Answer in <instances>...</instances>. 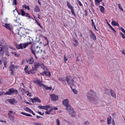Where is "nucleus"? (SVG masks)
Segmentation results:
<instances>
[{
  "label": "nucleus",
  "mask_w": 125,
  "mask_h": 125,
  "mask_svg": "<svg viewBox=\"0 0 125 125\" xmlns=\"http://www.w3.org/2000/svg\"><path fill=\"white\" fill-rule=\"evenodd\" d=\"M90 36L92 38H93L94 40L96 39V37L94 34H91L90 35Z\"/></svg>",
  "instance_id": "nucleus-30"
},
{
  "label": "nucleus",
  "mask_w": 125,
  "mask_h": 125,
  "mask_svg": "<svg viewBox=\"0 0 125 125\" xmlns=\"http://www.w3.org/2000/svg\"><path fill=\"white\" fill-rule=\"evenodd\" d=\"M23 44H21L18 45V44H16L15 46L16 47V48L17 49H23V46L22 45Z\"/></svg>",
  "instance_id": "nucleus-13"
},
{
  "label": "nucleus",
  "mask_w": 125,
  "mask_h": 125,
  "mask_svg": "<svg viewBox=\"0 0 125 125\" xmlns=\"http://www.w3.org/2000/svg\"><path fill=\"white\" fill-rule=\"evenodd\" d=\"M36 83L38 85L40 86L41 87L42 86H43L44 84L42 83V82L40 81L39 80H38L36 82Z\"/></svg>",
  "instance_id": "nucleus-14"
},
{
  "label": "nucleus",
  "mask_w": 125,
  "mask_h": 125,
  "mask_svg": "<svg viewBox=\"0 0 125 125\" xmlns=\"http://www.w3.org/2000/svg\"><path fill=\"white\" fill-rule=\"evenodd\" d=\"M43 38H44L46 40H47V42H49V41L48 40L47 38L46 37H44V36L43 37Z\"/></svg>",
  "instance_id": "nucleus-59"
},
{
  "label": "nucleus",
  "mask_w": 125,
  "mask_h": 125,
  "mask_svg": "<svg viewBox=\"0 0 125 125\" xmlns=\"http://www.w3.org/2000/svg\"><path fill=\"white\" fill-rule=\"evenodd\" d=\"M112 116L115 117L116 115L115 113H114L112 115Z\"/></svg>",
  "instance_id": "nucleus-54"
},
{
  "label": "nucleus",
  "mask_w": 125,
  "mask_h": 125,
  "mask_svg": "<svg viewBox=\"0 0 125 125\" xmlns=\"http://www.w3.org/2000/svg\"><path fill=\"white\" fill-rule=\"evenodd\" d=\"M32 47L33 46L32 45L31 46V48H30L31 50V52L34 55L36 58H37L38 57L36 56L35 53L37 54L38 53V51H36V50H34V49H33Z\"/></svg>",
  "instance_id": "nucleus-6"
},
{
  "label": "nucleus",
  "mask_w": 125,
  "mask_h": 125,
  "mask_svg": "<svg viewBox=\"0 0 125 125\" xmlns=\"http://www.w3.org/2000/svg\"><path fill=\"white\" fill-rule=\"evenodd\" d=\"M11 53H12L13 54H14L17 57H19L20 55L19 54H17L16 52H11Z\"/></svg>",
  "instance_id": "nucleus-33"
},
{
  "label": "nucleus",
  "mask_w": 125,
  "mask_h": 125,
  "mask_svg": "<svg viewBox=\"0 0 125 125\" xmlns=\"http://www.w3.org/2000/svg\"><path fill=\"white\" fill-rule=\"evenodd\" d=\"M99 7L100 8V11L103 13H104V11L105 10L104 8L101 6H99Z\"/></svg>",
  "instance_id": "nucleus-18"
},
{
  "label": "nucleus",
  "mask_w": 125,
  "mask_h": 125,
  "mask_svg": "<svg viewBox=\"0 0 125 125\" xmlns=\"http://www.w3.org/2000/svg\"><path fill=\"white\" fill-rule=\"evenodd\" d=\"M47 111H46L45 113L46 114H49L50 112H51L52 111V110H49V111H48V110H47Z\"/></svg>",
  "instance_id": "nucleus-42"
},
{
  "label": "nucleus",
  "mask_w": 125,
  "mask_h": 125,
  "mask_svg": "<svg viewBox=\"0 0 125 125\" xmlns=\"http://www.w3.org/2000/svg\"><path fill=\"white\" fill-rule=\"evenodd\" d=\"M51 99L53 101H56L58 99V96L57 95H56L54 94H52L51 95Z\"/></svg>",
  "instance_id": "nucleus-8"
},
{
  "label": "nucleus",
  "mask_w": 125,
  "mask_h": 125,
  "mask_svg": "<svg viewBox=\"0 0 125 125\" xmlns=\"http://www.w3.org/2000/svg\"><path fill=\"white\" fill-rule=\"evenodd\" d=\"M86 96L88 101L90 102L96 103H98L99 101V98L96 96L95 92L92 90H90L89 92L87 93Z\"/></svg>",
  "instance_id": "nucleus-1"
},
{
  "label": "nucleus",
  "mask_w": 125,
  "mask_h": 125,
  "mask_svg": "<svg viewBox=\"0 0 125 125\" xmlns=\"http://www.w3.org/2000/svg\"><path fill=\"white\" fill-rule=\"evenodd\" d=\"M8 115H9V119L11 121L13 120V117L11 115H10V113H8Z\"/></svg>",
  "instance_id": "nucleus-25"
},
{
  "label": "nucleus",
  "mask_w": 125,
  "mask_h": 125,
  "mask_svg": "<svg viewBox=\"0 0 125 125\" xmlns=\"http://www.w3.org/2000/svg\"><path fill=\"white\" fill-rule=\"evenodd\" d=\"M9 102L11 104H14L17 103V101H15L14 99H10L9 100Z\"/></svg>",
  "instance_id": "nucleus-12"
},
{
  "label": "nucleus",
  "mask_w": 125,
  "mask_h": 125,
  "mask_svg": "<svg viewBox=\"0 0 125 125\" xmlns=\"http://www.w3.org/2000/svg\"><path fill=\"white\" fill-rule=\"evenodd\" d=\"M35 125H42L40 123H36L34 124Z\"/></svg>",
  "instance_id": "nucleus-50"
},
{
  "label": "nucleus",
  "mask_w": 125,
  "mask_h": 125,
  "mask_svg": "<svg viewBox=\"0 0 125 125\" xmlns=\"http://www.w3.org/2000/svg\"><path fill=\"white\" fill-rule=\"evenodd\" d=\"M107 23L108 25L111 28V29L113 31H114L116 33V31L115 29L113 28L110 25L108 22H107Z\"/></svg>",
  "instance_id": "nucleus-29"
},
{
  "label": "nucleus",
  "mask_w": 125,
  "mask_h": 125,
  "mask_svg": "<svg viewBox=\"0 0 125 125\" xmlns=\"http://www.w3.org/2000/svg\"><path fill=\"white\" fill-rule=\"evenodd\" d=\"M77 1L78 2V3L79 5L81 6H82V3H81L79 1V0H77Z\"/></svg>",
  "instance_id": "nucleus-46"
},
{
  "label": "nucleus",
  "mask_w": 125,
  "mask_h": 125,
  "mask_svg": "<svg viewBox=\"0 0 125 125\" xmlns=\"http://www.w3.org/2000/svg\"><path fill=\"white\" fill-rule=\"evenodd\" d=\"M37 119H39L40 118H43V117H41V116H38V115H37Z\"/></svg>",
  "instance_id": "nucleus-57"
},
{
  "label": "nucleus",
  "mask_w": 125,
  "mask_h": 125,
  "mask_svg": "<svg viewBox=\"0 0 125 125\" xmlns=\"http://www.w3.org/2000/svg\"><path fill=\"white\" fill-rule=\"evenodd\" d=\"M67 6L70 9L73 8V7L71 4L69 3L68 1H67Z\"/></svg>",
  "instance_id": "nucleus-24"
},
{
  "label": "nucleus",
  "mask_w": 125,
  "mask_h": 125,
  "mask_svg": "<svg viewBox=\"0 0 125 125\" xmlns=\"http://www.w3.org/2000/svg\"><path fill=\"white\" fill-rule=\"evenodd\" d=\"M47 72L46 71H43L42 73H40V74L43 75H44V74H46V76H48V75L47 74Z\"/></svg>",
  "instance_id": "nucleus-32"
},
{
  "label": "nucleus",
  "mask_w": 125,
  "mask_h": 125,
  "mask_svg": "<svg viewBox=\"0 0 125 125\" xmlns=\"http://www.w3.org/2000/svg\"><path fill=\"white\" fill-rule=\"evenodd\" d=\"M83 124L84 125H87L88 124H89V123L88 121H87L85 122Z\"/></svg>",
  "instance_id": "nucleus-43"
},
{
  "label": "nucleus",
  "mask_w": 125,
  "mask_h": 125,
  "mask_svg": "<svg viewBox=\"0 0 125 125\" xmlns=\"http://www.w3.org/2000/svg\"><path fill=\"white\" fill-rule=\"evenodd\" d=\"M21 114L23 115H25L28 116H31L32 115H31L27 113H26L24 112H21Z\"/></svg>",
  "instance_id": "nucleus-28"
},
{
  "label": "nucleus",
  "mask_w": 125,
  "mask_h": 125,
  "mask_svg": "<svg viewBox=\"0 0 125 125\" xmlns=\"http://www.w3.org/2000/svg\"><path fill=\"white\" fill-rule=\"evenodd\" d=\"M32 68L33 69V70H35V71L37 70V69H38L35 66L34 68H33V67H32Z\"/></svg>",
  "instance_id": "nucleus-49"
},
{
  "label": "nucleus",
  "mask_w": 125,
  "mask_h": 125,
  "mask_svg": "<svg viewBox=\"0 0 125 125\" xmlns=\"http://www.w3.org/2000/svg\"><path fill=\"white\" fill-rule=\"evenodd\" d=\"M121 30L123 32H124V31H125V30L122 27H121Z\"/></svg>",
  "instance_id": "nucleus-51"
},
{
  "label": "nucleus",
  "mask_w": 125,
  "mask_h": 125,
  "mask_svg": "<svg viewBox=\"0 0 125 125\" xmlns=\"http://www.w3.org/2000/svg\"><path fill=\"white\" fill-rule=\"evenodd\" d=\"M21 15L22 16H25V15H26V13H25L23 10H21Z\"/></svg>",
  "instance_id": "nucleus-23"
},
{
  "label": "nucleus",
  "mask_w": 125,
  "mask_h": 125,
  "mask_svg": "<svg viewBox=\"0 0 125 125\" xmlns=\"http://www.w3.org/2000/svg\"><path fill=\"white\" fill-rule=\"evenodd\" d=\"M94 28L95 29V30H96V31H98V29H97L96 28V27L95 25H94Z\"/></svg>",
  "instance_id": "nucleus-55"
},
{
  "label": "nucleus",
  "mask_w": 125,
  "mask_h": 125,
  "mask_svg": "<svg viewBox=\"0 0 125 125\" xmlns=\"http://www.w3.org/2000/svg\"><path fill=\"white\" fill-rule=\"evenodd\" d=\"M70 87L72 89V91L73 92L74 94H77V91L75 89H72V87L71 86H70Z\"/></svg>",
  "instance_id": "nucleus-26"
},
{
  "label": "nucleus",
  "mask_w": 125,
  "mask_h": 125,
  "mask_svg": "<svg viewBox=\"0 0 125 125\" xmlns=\"http://www.w3.org/2000/svg\"><path fill=\"white\" fill-rule=\"evenodd\" d=\"M71 10V12L72 14L74 16L75 15V12L74 11V10L73 9V8L70 9Z\"/></svg>",
  "instance_id": "nucleus-38"
},
{
  "label": "nucleus",
  "mask_w": 125,
  "mask_h": 125,
  "mask_svg": "<svg viewBox=\"0 0 125 125\" xmlns=\"http://www.w3.org/2000/svg\"><path fill=\"white\" fill-rule=\"evenodd\" d=\"M48 76L49 77H50V76L51 75V74L50 73L49 71L48 72Z\"/></svg>",
  "instance_id": "nucleus-61"
},
{
  "label": "nucleus",
  "mask_w": 125,
  "mask_h": 125,
  "mask_svg": "<svg viewBox=\"0 0 125 125\" xmlns=\"http://www.w3.org/2000/svg\"><path fill=\"white\" fill-rule=\"evenodd\" d=\"M84 11L85 12V15L86 16H87L88 15V13L87 11L86 10H84Z\"/></svg>",
  "instance_id": "nucleus-53"
},
{
  "label": "nucleus",
  "mask_w": 125,
  "mask_h": 125,
  "mask_svg": "<svg viewBox=\"0 0 125 125\" xmlns=\"http://www.w3.org/2000/svg\"><path fill=\"white\" fill-rule=\"evenodd\" d=\"M121 52L122 54H124V55H125V50H123V51H122V50L121 51Z\"/></svg>",
  "instance_id": "nucleus-48"
},
{
  "label": "nucleus",
  "mask_w": 125,
  "mask_h": 125,
  "mask_svg": "<svg viewBox=\"0 0 125 125\" xmlns=\"http://www.w3.org/2000/svg\"><path fill=\"white\" fill-rule=\"evenodd\" d=\"M31 102L33 103L37 102L40 103L41 102V100L38 97H35L33 99H31Z\"/></svg>",
  "instance_id": "nucleus-9"
},
{
  "label": "nucleus",
  "mask_w": 125,
  "mask_h": 125,
  "mask_svg": "<svg viewBox=\"0 0 125 125\" xmlns=\"http://www.w3.org/2000/svg\"><path fill=\"white\" fill-rule=\"evenodd\" d=\"M68 113L71 116L74 117L76 115L75 113L74 110H68Z\"/></svg>",
  "instance_id": "nucleus-7"
},
{
  "label": "nucleus",
  "mask_w": 125,
  "mask_h": 125,
  "mask_svg": "<svg viewBox=\"0 0 125 125\" xmlns=\"http://www.w3.org/2000/svg\"><path fill=\"white\" fill-rule=\"evenodd\" d=\"M15 93L16 94H18L17 90L13 88L10 89L7 92L4 94L5 95H10L11 94Z\"/></svg>",
  "instance_id": "nucleus-5"
},
{
  "label": "nucleus",
  "mask_w": 125,
  "mask_h": 125,
  "mask_svg": "<svg viewBox=\"0 0 125 125\" xmlns=\"http://www.w3.org/2000/svg\"><path fill=\"white\" fill-rule=\"evenodd\" d=\"M9 111V112L10 113H10V115H11L10 114H11V113H12L13 114H14V113H15V112H14V113H13V112H12L11 111Z\"/></svg>",
  "instance_id": "nucleus-60"
},
{
  "label": "nucleus",
  "mask_w": 125,
  "mask_h": 125,
  "mask_svg": "<svg viewBox=\"0 0 125 125\" xmlns=\"http://www.w3.org/2000/svg\"><path fill=\"white\" fill-rule=\"evenodd\" d=\"M28 68V66L27 65H26L24 69V70L25 71L26 73H27V71H28V70L27 69Z\"/></svg>",
  "instance_id": "nucleus-39"
},
{
  "label": "nucleus",
  "mask_w": 125,
  "mask_h": 125,
  "mask_svg": "<svg viewBox=\"0 0 125 125\" xmlns=\"http://www.w3.org/2000/svg\"><path fill=\"white\" fill-rule=\"evenodd\" d=\"M64 62H66V61H67L68 60L67 59L66 57L65 56V55H64Z\"/></svg>",
  "instance_id": "nucleus-47"
},
{
  "label": "nucleus",
  "mask_w": 125,
  "mask_h": 125,
  "mask_svg": "<svg viewBox=\"0 0 125 125\" xmlns=\"http://www.w3.org/2000/svg\"><path fill=\"white\" fill-rule=\"evenodd\" d=\"M37 40V42L38 43H39V41H40V39L39 38H37L36 39Z\"/></svg>",
  "instance_id": "nucleus-62"
},
{
  "label": "nucleus",
  "mask_w": 125,
  "mask_h": 125,
  "mask_svg": "<svg viewBox=\"0 0 125 125\" xmlns=\"http://www.w3.org/2000/svg\"><path fill=\"white\" fill-rule=\"evenodd\" d=\"M80 60L79 59V57L78 56H77V59L76 60L77 61H79Z\"/></svg>",
  "instance_id": "nucleus-64"
},
{
  "label": "nucleus",
  "mask_w": 125,
  "mask_h": 125,
  "mask_svg": "<svg viewBox=\"0 0 125 125\" xmlns=\"http://www.w3.org/2000/svg\"><path fill=\"white\" fill-rule=\"evenodd\" d=\"M5 27L7 29H8L10 30H11V28L9 25H8V24H5Z\"/></svg>",
  "instance_id": "nucleus-31"
},
{
  "label": "nucleus",
  "mask_w": 125,
  "mask_h": 125,
  "mask_svg": "<svg viewBox=\"0 0 125 125\" xmlns=\"http://www.w3.org/2000/svg\"><path fill=\"white\" fill-rule=\"evenodd\" d=\"M25 16L28 17V19H29L31 18L29 14L28 13H26V15H25Z\"/></svg>",
  "instance_id": "nucleus-34"
},
{
  "label": "nucleus",
  "mask_w": 125,
  "mask_h": 125,
  "mask_svg": "<svg viewBox=\"0 0 125 125\" xmlns=\"http://www.w3.org/2000/svg\"><path fill=\"white\" fill-rule=\"evenodd\" d=\"M26 60L27 62L29 63V64H32L33 62V59L32 57H31L30 59H26Z\"/></svg>",
  "instance_id": "nucleus-10"
},
{
  "label": "nucleus",
  "mask_w": 125,
  "mask_h": 125,
  "mask_svg": "<svg viewBox=\"0 0 125 125\" xmlns=\"http://www.w3.org/2000/svg\"><path fill=\"white\" fill-rule=\"evenodd\" d=\"M102 0H95V5H98L100 2L102 1Z\"/></svg>",
  "instance_id": "nucleus-21"
},
{
  "label": "nucleus",
  "mask_w": 125,
  "mask_h": 125,
  "mask_svg": "<svg viewBox=\"0 0 125 125\" xmlns=\"http://www.w3.org/2000/svg\"><path fill=\"white\" fill-rule=\"evenodd\" d=\"M110 93H111L110 95H109L110 96H112L113 97L115 98H116V95L115 94L114 91L112 89L110 90Z\"/></svg>",
  "instance_id": "nucleus-11"
},
{
  "label": "nucleus",
  "mask_w": 125,
  "mask_h": 125,
  "mask_svg": "<svg viewBox=\"0 0 125 125\" xmlns=\"http://www.w3.org/2000/svg\"><path fill=\"white\" fill-rule=\"evenodd\" d=\"M38 113L42 115H43L44 114V113H42V114L41 112H38Z\"/></svg>",
  "instance_id": "nucleus-56"
},
{
  "label": "nucleus",
  "mask_w": 125,
  "mask_h": 125,
  "mask_svg": "<svg viewBox=\"0 0 125 125\" xmlns=\"http://www.w3.org/2000/svg\"><path fill=\"white\" fill-rule=\"evenodd\" d=\"M40 9L38 6H36L34 9V11L37 12L38 11H40Z\"/></svg>",
  "instance_id": "nucleus-17"
},
{
  "label": "nucleus",
  "mask_w": 125,
  "mask_h": 125,
  "mask_svg": "<svg viewBox=\"0 0 125 125\" xmlns=\"http://www.w3.org/2000/svg\"><path fill=\"white\" fill-rule=\"evenodd\" d=\"M4 52V51L3 50V48L1 47V49L0 50V55L3 56V54Z\"/></svg>",
  "instance_id": "nucleus-20"
},
{
  "label": "nucleus",
  "mask_w": 125,
  "mask_h": 125,
  "mask_svg": "<svg viewBox=\"0 0 125 125\" xmlns=\"http://www.w3.org/2000/svg\"><path fill=\"white\" fill-rule=\"evenodd\" d=\"M118 5L119 8L121 10H122V11H123V9L121 7L120 4H118Z\"/></svg>",
  "instance_id": "nucleus-45"
},
{
  "label": "nucleus",
  "mask_w": 125,
  "mask_h": 125,
  "mask_svg": "<svg viewBox=\"0 0 125 125\" xmlns=\"http://www.w3.org/2000/svg\"><path fill=\"white\" fill-rule=\"evenodd\" d=\"M111 24L112 25L115 26H119L118 22H116L114 21H112Z\"/></svg>",
  "instance_id": "nucleus-15"
},
{
  "label": "nucleus",
  "mask_w": 125,
  "mask_h": 125,
  "mask_svg": "<svg viewBox=\"0 0 125 125\" xmlns=\"http://www.w3.org/2000/svg\"><path fill=\"white\" fill-rule=\"evenodd\" d=\"M44 88H45L46 90H50L52 88V87H48L47 86L44 85L43 87Z\"/></svg>",
  "instance_id": "nucleus-27"
},
{
  "label": "nucleus",
  "mask_w": 125,
  "mask_h": 125,
  "mask_svg": "<svg viewBox=\"0 0 125 125\" xmlns=\"http://www.w3.org/2000/svg\"><path fill=\"white\" fill-rule=\"evenodd\" d=\"M17 1L16 0H13V3L12 4V5H17Z\"/></svg>",
  "instance_id": "nucleus-40"
},
{
  "label": "nucleus",
  "mask_w": 125,
  "mask_h": 125,
  "mask_svg": "<svg viewBox=\"0 0 125 125\" xmlns=\"http://www.w3.org/2000/svg\"><path fill=\"white\" fill-rule=\"evenodd\" d=\"M10 70H13V69H14V66L12 64H11V65L10 66Z\"/></svg>",
  "instance_id": "nucleus-36"
},
{
  "label": "nucleus",
  "mask_w": 125,
  "mask_h": 125,
  "mask_svg": "<svg viewBox=\"0 0 125 125\" xmlns=\"http://www.w3.org/2000/svg\"><path fill=\"white\" fill-rule=\"evenodd\" d=\"M27 112H29L30 113H31L32 114L34 115H35V114L31 110H26Z\"/></svg>",
  "instance_id": "nucleus-37"
},
{
  "label": "nucleus",
  "mask_w": 125,
  "mask_h": 125,
  "mask_svg": "<svg viewBox=\"0 0 125 125\" xmlns=\"http://www.w3.org/2000/svg\"><path fill=\"white\" fill-rule=\"evenodd\" d=\"M37 24L41 28H43V27L42 26H41V25L40 24V23H39L38 22H37Z\"/></svg>",
  "instance_id": "nucleus-52"
},
{
  "label": "nucleus",
  "mask_w": 125,
  "mask_h": 125,
  "mask_svg": "<svg viewBox=\"0 0 125 125\" xmlns=\"http://www.w3.org/2000/svg\"><path fill=\"white\" fill-rule=\"evenodd\" d=\"M40 64L38 62L34 64V66L37 68L38 67L40 66Z\"/></svg>",
  "instance_id": "nucleus-35"
},
{
  "label": "nucleus",
  "mask_w": 125,
  "mask_h": 125,
  "mask_svg": "<svg viewBox=\"0 0 125 125\" xmlns=\"http://www.w3.org/2000/svg\"><path fill=\"white\" fill-rule=\"evenodd\" d=\"M112 124H113V125H115V123L113 119V120H112Z\"/></svg>",
  "instance_id": "nucleus-58"
},
{
  "label": "nucleus",
  "mask_w": 125,
  "mask_h": 125,
  "mask_svg": "<svg viewBox=\"0 0 125 125\" xmlns=\"http://www.w3.org/2000/svg\"><path fill=\"white\" fill-rule=\"evenodd\" d=\"M73 41L74 42L73 43V44L74 46H77L78 45V42L74 38L73 39Z\"/></svg>",
  "instance_id": "nucleus-22"
},
{
  "label": "nucleus",
  "mask_w": 125,
  "mask_h": 125,
  "mask_svg": "<svg viewBox=\"0 0 125 125\" xmlns=\"http://www.w3.org/2000/svg\"><path fill=\"white\" fill-rule=\"evenodd\" d=\"M23 7H25V8L27 9L28 10H30V8L29 7V6H26L25 5L23 6Z\"/></svg>",
  "instance_id": "nucleus-41"
},
{
  "label": "nucleus",
  "mask_w": 125,
  "mask_h": 125,
  "mask_svg": "<svg viewBox=\"0 0 125 125\" xmlns=\"http://www.w3.org/2000/svg\"><path fill=\"white\" fill-rule=\"evenodd\" d=\"M112 119V118L111 116H109L107 118V123L108 125L110 124L111 123V121Z\"/></svg>",
  "instance_id": "nucleus-19"
},
{
  "label": "nucleus",
  "mask_w": 125,
  "mask_h": 125,
  "mask_svg": "<svg viewBox=\"0 0 125 125\" xmlns=\"http://www.w3.org/2000/svg\"><path fill=\"white\" fill-rule=\"evenodd\" d=\"M59 80L63 81L65 82L66 81L68 85H72V86H74V81L73 79H72L71 80L68 77H66L65 78H59Z\"/></svg>",
  "instance_id": "nucleus-2"
},
{
  "label": "nucleus",
  "mask_w": 125,
  "mask_h": 125,
  "mask_svg": "<svg viewBox=\"0 0 125 125\" xmlns=\"http://www.w3.org/2000/svg\"><path fill=\"white\" fill-rule=\"evenodd\" d=\"M32 42L31 41L29 42H28V41L26 43L23 44V48H25L28 44H31V43Z\"/></svg>",
  "instance_id": "nucleus-16"
},
{
  "label": "nucleus",
  "mask_w": 125,
  "mask_h": 125,
  "mask_svg": "<svg viewBox=\"0 0 125 125\" xmlns=\"http://www.w3.org/2000/svg\"><path fill=\"white\" fill-rule=\"evenodd\" d=\"M69 101L67 99L63 100L62 101L63 104L66 107V109H73V108L69 104Z\"/></svg>",
  "instance_id": "nucleus-3"
},
{
  "label": "nucleus",
  "mask_w": 125,
  "mask_h": 125,
  "mask_svg": "<svg viewBox=\"0 0 125 125\" xmlns=\"http://www.w3.org/2000/svg\"><path fill=\"white\" fill-rule=\"evenodd\" d=\"M125 35L124 34L122 35V37L123 38L125 39V36H124Z\"/></svg>",
  "instance_id": "nucleus-63"
},
{
  "label": "nucleus",
  "mask_w": 125,
  "mask_h": 125,
  "mask_svg": "<svg viewBox=\"0 0 125 125\" xmlns=\"http://www.w3.org/2000/svg\"><path fill=\"white\" fill-rule=\"evenodd\" d=\"M39 108L40 109H58V108L54 106H50L49 105H47L45 106H38Z\"/></svg>",
  "instance_id": "nucleus-4"
},
{
  "label": "nucleus",
  "mask_w": 125,
  "mask_h": 125,
  "mask_svg": "<svg viewBox=\"0 0 125 125\" xmlns=\"http://www.w3.org/2000/svg\"><path fill=\"white\" fill-rule=\"evenodd\" d=\"M56 123H57V125H60V122L58 119H57L56 121Z\"/></svg>",
  "instance_id": "nucleus-44"
}]
</instances>
